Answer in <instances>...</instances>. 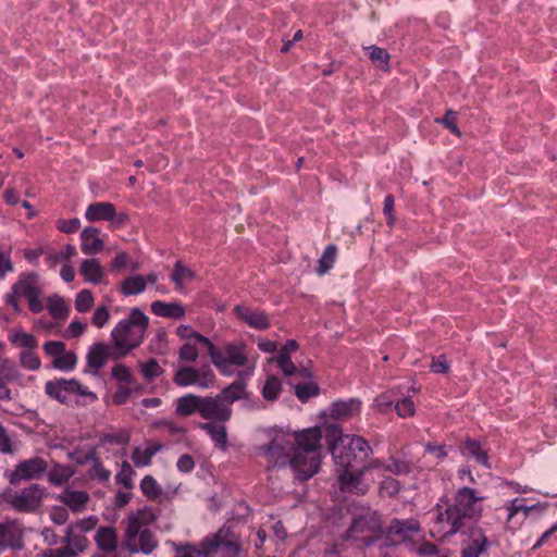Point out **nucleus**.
I'll return each mask as SVG.
<instances>
[{
  "mask_svg": "<svg viewBox=\"0 0 557 557\" xmlns=\"http://www.w3.org/2000/svg\"><path fill=\"white\" fill-rule=\"evenodd\" d=\"M322 432L319 426L295 434L274 432L268 444L258 447L269 468L290 466L299 481H307L320 469Z\"/></svg>",
  "mask_w": 557,
  "mask_h": 557,
  "instance_id": "obj_1",
  "label": "nucleus"
},
{
  "mask_svg": "<svg viewBox=\"0 0 557 557\" xmlns=\"http://www.w3.org/2000/svg\"><path fill=\"white\" fill-rule=\"evenodd\" d=\"M484 499L485 497L480 496L473 488H459L455 494L454 503L447 504L444 509L441 505L436 506L435 531L443 536H451L462 531L468 522L479 521L483 515L480 503Z\"/></svg>",
  "mask_w": 557,
  "mask_h": 557,
  "instance_id": "obj_2",
  "label": "nucleus"
},
{
  "mask_svg": "<svg viewBox=\"0 0 557 557\" xmlns=\"http://www.w3.org/2000/svg\"><path fill=\"white\" fill-rule=\"evenodd\" d=\"M148 326V315L139 308H132L128 315L120 320L111 331L115 356L125 357L139 347L144 343Z\"/></svg>",
  "mask_w": 557,
  "mask_h": 557,
  "instance_id": "obj_3",
  "label": "nucleus"
},
{
  "mask_svg": "<svg viewBox=\"0 0 557 557\" xmlns=\"http://www.w3.org/2000/svg\"><path fill=\"white\" fill-rule=\"evenodd\" d=\"M157 512L151 507H144L128 515L125 520L124 546L131 553L151 554L158 546V541L149 530L156 521Z\"/></svg>",
  "mask_w": 557,
  "mask_h": 557,
  "instance_id": "obj_4",
  "label": "nucleus"
},
{
  "mask_svg": "<svg viewBox=\"0 0 557 557\" xmlns=\"http://www.w3.org/2000/svg\"><path fill=\"white\" fill-rule=\"evenodd\" d=\"M349 511L351 523L344 540L370 546L382 536L381 518L376 510L362 504H352Z\"/></svg>",
  "mask_w": 557,
  "mask_h": 557,
  "instance_id": "obj_5",
  "label": "nucleus"
},
{
  "mask_svg": "<svg viewBox=\"0 0 557 557\" xmlns=\"http://www.w3.org/2000/svg\"><path fill=\"white\" fill-rule=\"evenodd\" d=\"M208 354L212 363L223 375H232L233 367L246 368V375H251L257 367L258 356L249 357L246 352L244 342L227 343L223 349L218 348L212 343L208 348Z\"/></svg>",
  "mask_w": 557,
  "mask_h": 557,
  "instance_id": "obj_6",
  "label": "nucleus"
},
{
  "mask_svg": "<svg viewBox=\"0 0 557 557\" xmlns=\"http://www.w3.org/2000/svg\"><path fill=\"white\" fill-rule=\"evenodd\" d=\"M41 296L42 287L40 285L39 275L36 272H24L18 275L16 282L11 286L4 300L14 312L20 313L22 307L18 300L24 298L33 313H40L45 308Z\"/></svg>",
  "mask_w": 557,
  "mask_h": 557,
  "instance_id": "obj_7",
  "label": "nucleus"
},
{
  "mask_svg": "<svg viewBox=\"0 0 557 557\" xmlns=\"http://www.w3.org/2000/svg\"><path fill=\"white\" fill-rule=\"evenodd\" d=\"M45 393L51 399L67 405L72 397L85 398L84 405L97 401V395L83 386L77 380L55 379L45 384Z\"/></svg>",
  "mask_w": 557,
  "mask_h": 557,
  "instance_id": "obj_8",
  "label": "nucleus"
},
{
  "mask_svg": "<svg viewBox=\"0 0 557 557\" xmlns=\"http://www.w3.org/2000/svg\"><path fill=\"white\" fill-rule=\"evenodd\" d=\"M45 494L46 487L34 483L10 494L8 503L16 511L30 513L37 511L41 507Z\"/></svg>",
  "mask_w": 557,
  "mask_h": 557,
  "instance_id": "obj_9",
  "label": "nucleus"
},
{
  "mask_svg": "<svg viewBox=\"0 0 557 557\" xmlns=\"http://www.w3.org/2000/svg\"><path fill=\"white\" fill-rule=\"evenodd\" d=\"M48 470V463L40 457H32L20 461L8 474V480L12 485L21 481H30L40 479Z\"/></svg>",
  "mask_w": 557,
  "mask_h": 557,
  "instance_id": "obj_10",
  "label": "nucleus"
},
{
  "mask_svg": "<svg viewBox=\"0 0 557 557\" xmlns=\"http://www.w3.org/2000/svg\"><path fill=\"white\" fill-rule=\"evenodd\" d=\"M214 373L209 368L196 369L193 367L180 368L174 376L173 382L177 386L197 385L201 388H209L214 384Z\"/></svg>",
  "mask_w": 557,
  "mask_h": 557,
  "instance_id": "obj_11",
  "label": "nucleus"
},
{
  "mask_svg": "<svg viewBox=\"0 0 557 557\" xmlns=\"http://www.w3.org/2000/svg\"><path fill=\"white\" fill-rule=\"evenodd\" d=\"M461 532L466 539L462 542L460 557H481L488 550L491 543L481 527L474 524Z\"/></svg>",
  "mask_w": 557,
  "mask_h": 557,
  "instance_id": "obj_12",
  "label": "nucleus"
},
{
  "mask_svg": "<svg viewBox=\"0 0 557 557\" xmlns=\"http://www.w3.org/2000/svg\"><path fill=\"white\" fill-rule=\"evenodd\" d=\"M201 547L206 548L207 556L216 557H237L240 550L239 545L226 537V533L220 530L213 536H208L201 542Z\"/></svg>",
  "mask_w": 557,
  "mask_h": 557,
  "instance_id": "obj_13",
  "label": "nucleus"
},
{
  "mask_svg": "<svg viewBox=\"0 0 557 557\" xmlns=\"http://www.w3.org/2000/svg\"><path fill=\"white\" fill-rule=\"evenodd\" d=\"M61 543L63 544L61 547L44 550L41 557H77L89 545L87 537L73 536L71 532L64 534Z\"/></svg>",
  "mask_w": 557,
  "mask_h": 557,
  "instance_id": "obj_14",
  "label": "nucleus"
},
{
  "mask_svg": "<svg viewBox=\"0 0 557 557\" xmlns=\"http://www.w3.org/2000/svg\"><path fill=\"white\" fill-rule=\"evenodd\" d=\"M199 414L206 420L215 422H226L232 416V409L227 404L223 403L220 397H202Z\"/></svg>",
  "mask_w": 557,
  "mask_h": 557,
  "instance_id": "obj_15",
  "label": "nucleus"
},
{
  "mask_svg": "<svg viewBox=\"0 0 557 557\" xmlns=\"http://www.w3.org/2000/svg\"><path fill=\"white\" fill-rule=\"evenodd\" d=\"M23 528L14 520L0 523V553L8 548L21 549L23 547Z\"/></svg>",
  "mask_w": 557,
  "mask_h": 557,
  "instance_id": "obj_16",
  "label": "nucleus"
},
{
  "mask_svg": "<svg viewBox=\"0 0 557 557\" xmlns=\"http://www.w3.org/2000/svg\"><path fill=\"white\" fill-rule=\"evenodd\" d=\"M23 374L14 361L3 359L0 362V400L9 401L12 399L11 391L7 386L9 383L22 385Z\"/></svg>",
  "mask_w": 557,
  "mask_h": 557,
  "instance_id": "obj_17",
  "label": "nucleus"
},
{
  "mask_svg": "<svg viewBox=\"0 0 557 557\" xmlns=\"http://www.w3.org/2000/svg\"><path fill=\"white\" fill-rule=\"evenodd\" d=\"M111 348L107 343L99 342L91 345L86 355L87 370L86 372L97 376L100 370L106 366L110 358Z\"/></svg>",
  "mask_w": 557,
  "mask_h": 557,
  "instance_id": "obj_18",
  "label": "nucleus"
},
{
  "mask_svg": "<svg viewBox=\"0 0 557 557\" xmlns=\"http://www.w3.org/2000/svg\"><path fill=\"white\" fill-rule=\"evenodd\" d=\"M237 318L248 326L256 330H267L271 323L268 314L261 310H255L250 307L238 305L234 308Z\"/></svg>",
  "mask_w": 557,
  "mask_h": 557,
  "instance_id": "obj_19",
  "label": "nucleus"
},
{
  "mask_svg": "<svg viewBox=\"0 0 557 557\" xmlns=\"http://www.w3.org/2000/svg\"><path fill=\"white\" fill-rule=\"evenodd\" d=\"M419 531L420 524L414 519H394L392 520L387 529L388 535L396 537L395 540H393V544L406 542L407 540H410L412 535L418 533Z\"/></svg>",
  "mask_w": 557,
  "mask_h": 557,
  "instance_id": "obj_20",
  "label": "nucleus"
},
{
  "mask_svg": "<svg viewBox=\"0 0 557 557\" xmlns=\"http://www.w3.org/2000/svg\"><path fill=\"white\" fill-rule=\"evenodd\" d=\"M338 472V484L343 492L366 494L368 487L362 483L364 472L362 469L352 472L348 469L337 470Z\"/></svg>",
  "mask_w": 557,
  "mask_h": 557,
  "instance_id": "obj_21",
  "label": "nucleus"
},
{
  "mask_svg": "<svg viewBox=\"0 0 557 557\" xmlns=\"http://www.w3.org/2000/svg\"><path fill=\"white\" fill-rule=\"evenodd\" d=\"M460 453L467 458H472L486 469H491L490 457L487 450L484 449L480 442L474 438L466 437L460 445Z\"/></svg>",
  "mask_w": 557,
  "mask_h": 557,
  "instance_id": "obj_22",
  "label": "nucleus"
},
{
  "mask_svg": "<svg viewBox=\"0 0 557 557\" xmlns=\"http://www.w3.org/2000/svg\"><path fill=\"white\" fill-rule=\"evenodd\" d=\"M333 437L334 441L330 446V451L334 462L337 467L341 468L339 470L348 469V467L355 460L356 454L350 450L345 438H339L338 435Z\"/></svg>",
  "mask_w": 557,
  "mask_h": 557,
  "instance_id": "obj_23",
  "label": "nucleus"
},
{
  "mask_svg": "<svg viewBox=\"0 0 557 557\" xmlns=\"http://www.w3.org/2000/svg\"><path fill=\"white\" fill-rule=\"evenodd\" d=\"M361 410V403L358 399L337 400L330 408V416L336 420H349L358 416Z\"/></svg>",
  "mask_w": 557,
  "mask_h": 557,
  "instance_id": "obj_24",
  "label": "nucleus"
},
{
  "mask_svg": "<svg viewBox=\"0 0 557 557\" xmlns=\"http://www.w3.org/2000/svg\"><path fill=\"white\" fill-rule=\"evenodd\" d=\"M163 447L164 445L160 442H147L144 446H137L133 449L132 461L136 467H147L151 463L152 457Z\"/></svg>",
  "mask_w": 557,
  "mask_h": 557,
  "instance_id": "obj_25",
  "label": "nucleus"
},
{
  "mask_svg": "<svg viewBox=\"0 0 557 557\" xmlns=\"http://www.w3.org/2000/svg\"><path fill=\"white\" fill-rule=\"evenodd\" d=\"M99 234V228L92 226H87L82 231L81 249L85 255H96L103 249L104 243L100 238Z\"/></svg>",
  "mask_w": 557,
  "mask_h": 557,
  "instance_id": "obj_26",
  "label": "nucleus"
},
{
  "mask_svg": "<svg viewBox=\"0 0 557 557\" xmlns=\"http://www.w3.org/2000/svg\"><path fill=\"white\" fill-rule=\"evenodd\" d=\"M115 216V207L111 202H92L85 211L89 222L110 221Z\"/></svg>",
  "mask_w": 557,
  "mask_h": 557,
  "instance_id": "obj_27",
  "label": "nucleus"
},
{
  "mask_svg": "<svg viewBox=\"0 0 557 557\" xmlns=\"http://www.w3.org/2000/svg\"><path fill=\"white\" fill-rule=\"evenodd\" d=\"M330 436H337L339 438H345L347 445L350 450L356 454V451L364 453V456L368 457L372 455L373 450L369 445L368 441H366L362 436L359 435H342V430L336 425H331L329 428Z\"/></svg>",
  "mask_w": 557,
  "mask_h": 557,
  "instance_id": "obj_28",
  "label": "nucleus"
},
{
  "mask_svg": "<svg viewBox=\"0 0 557 557\" xmlns=\"http://www.w3.org/2000/svg\"><path fill=\"white\" fill-rule=\"evenodd\" d=\"M59 500L67 506L72 511L78 512L85 509L89 502V494L85 491L64 490L59 495Z\"/></svg>",
  "mask_w": 557,
  "mask_h": 557,
  "instance_id": "obj_29",
  "label": "nucleus"
},
{
  "mask_svg": "<svg viewBox=\"0 0 557 557\" xmlns=\"http://www.w3.org/2000/svg\"><path fill=\"white\" fill-rule=\"evenodd\" d=\"M150 309L157 317L175 320L183 318L186 313L185 308L180 302H164L156 300L151 304Z\"/></svg>",
  "mask_w": 557,
  "mask_h": 557,
  "instance_id": "obj_30",
  "label": "nucleus"
},
{
  "mask_svg": "<svg viewBox=\"0 0 557 557\" xmlns=\"http://www.w3.org/2000/svg\"><path fill=\"white\" fill-rule=\"evenodd\" d=\"M200 428L205 430L213 441L214 445L223 450L226 451L228 448L227 443V432L225 425L220 422H205L200 423Z\"/></svg>",
  "mask_w": 557,
  "mask_h": 557,
  "instance_id": "obj_31",
  "label": "nucleus"
},
{
  "mask_svg": "<svg viewBox=\"0 0 557 557\" xmlns=\"http://www.w3.org/2000/svg\"><path fill=\"white\" fill-rule=\"evenodd\" d=\"M95 542L99 549L103 552H114L117 547L116 531L112 527H101L97 530Z\"/></svg>",
  "mask_w": 557,
  "mask_h": 557,
  "instance_id": "obj_32",
  "label": "nucleus"
},
{
  "mask_svg": "<svg viewBox=\"0 0 557 557\" xmlns=\"http://www.w3.org/2000/svg\"><path fill=\"white\" fill-rule=\"evenodd\" d=\"M75 474V469L67 465L54 463L47 470V480L53 486H61Z\"/></svg>",
  "mask_w": 557,
  "mask_h": 557,
  "instance_id": "obj_33",
  "label": "nucleus"
},
{
  "mask_svg": "<svg viewBox=\"0 0 557 557\" xmlns=\"http://www.w3.org/2000/svg\"><path fill=\"white\" fill-rule=\"evenodd\" d=\"M201 396L187 394L177 398L175 413L180 417L191 416L200 412Z\"/></svg>",
  "mask_w": 557,
  "mask_h": 557,
  "instance_id": "obj_34",
  "label": "nucleus"
},
{
  "mask_svg": "<svg viewBox=\"0 0 557 557\" xmlns=\"http://www.w3.org/2000/svg\"><path fill=\"white\" fill-rule=\"evenodd\" d=\"M81 273L87 282L98 284L103 276V269L97 259H87L81 264Z\"/></svg>",
  "mask_w": 557,
  "mask_h": 557,
  "instance_id": "obj_35",
  "label": "nucleus"
},
{
  "mask_svg": "<svg viewBox=\"0 0 557 557\" xmlns=\"http://www.w3.org/2000/svg\"><path fill=\"white\" fill-rule=\"evenodd\" d=\"M282 370L283 374L289 379L292 384L294 380H307L312 377L310 369L305 367H297L292 360L276 363Z\"/></svg>",
  "mask_w": 557,
  "mask_h": 557,
  "instance_id": "obj_36",
  "label": "nucleus"
},
{
  "mask_svg": "<svg viewBox=\"0 0 557 557\" xmlns=\"http://www.w3.org/2000/svg\"><path fill=\"white\" fill-rule=\"evenodd\" d=\"M245 383L243 381H235L225 387L218 396L223 403L231 407L234 401L242 399L245 396Z\"/></svg>",
  "mask_w": 557,
  "mask_h": 557,
  "instance_id": "obj_37",
  "label": "nucleus"
},
{
  "mask_svg": "<svg viewBox=\"0 0 557 557\" xmlns=\"http://www.w3.org/2000/svg\"><path fill=\"white\" fill-rule=\"evenodd\" d=\"M146 289V278L141 274L127 277L121 284V293L125 296L138 295Z\"/></svg>",
  "mask_w": 557,
  "mask_h": 557,
  "instance_id": "obj_38",
  "label": "nucleus"
},
{
  "mask_svg": "<svg viewBox=\"0 0 557 557\" xmlns=\"http://www.w3.org/2000/svg\"><path fill=\"white\" fill-rule=\"evenodd\" d=\"M47 309L49 313L58 320L66 319L70 313V308L65 300L59 295H52L47 299Z\"/></svg>",
  "mask_w": 557,
  "mask_h": 557,
  "instance_id": "obj_39",
  "label": "nucleus"
},
{
  "mask_svg": "<svg viewBox=\"0 0 557 557\" xmlns=\"http://www.w3.org/2000/svg\"><path fill=\"white\" fill-rule=\"evenodd\" d=\"M194 276L195 273L189 268L185 267L182 261H176L171 274V281L174 283L176 289L183 290L184 285L191 281Z\"/></svg>",
  "mask_w": 557,
  "mask_h": 557,
  "instance_id": "obj_40",
  "label": "nucleus"
},
{
  "mask_svg": "<svg viewBox=\"0 0 557 557\" xmlns=\"http://www.w3.org/2000/svg\"><path fill=\"white\" fill-rule=\"evenodd\" d=\"M97 523H98V518L95 516H89L87 518L76 521L75 523L69 524L66 527L65 534L71 532L73 536L86 537L84 535V533L95 529Z\"/></svg>",
  "mask_w": 557,
  "mask_h": 557,
  "instance_id": "obj_41",
  "label": "nucleus"
},
{
  "mask_svg": "<svg viewBox=\"0 0 557 557\" xmlns=\"http://www.w3.org/2000/svg\"><path fill=\"white\" fill-rule=\"evenodd\" d=\"M10 341L14 346L25 348L24 350L36 349L38 346L36 337L22 330L12 332L10 334Z\"/></svg>",
  "mask_w": 557,
  "mask_h": 557,
  "instance_id": "obj_42",
  "label": "nucleus"
},
{
  "mask_svg": "<svg viewBox=\"0 0 557 557\" xmlns=\"http://www.w3.org/2000/svg\"><path fill=\"white\" fill-rule=\"evenodd\" d=\"M364 50L368 51L369 58L373 64L385 71L389 69L391 55L386 49L373 45L364 47Z\"/></svg>",
  "mask_w": 557,
  "mask_h": 557,
  "instance_id": "obj_43",
  "label": "nucleus"
},
{
  "mask_svg": "<svg viewBox=\"0 0 557 557\" xmlns=\"http://www.w3.org/2000/svg\"><path fill=\"white\" fill-rule=\"evenodd\" d=\"M337 255V248L335 245H327L319 259V265L317 268L318 274H325L329 270H331L335 263Z\"/></svg>",
  "mask_w": 557,
  "mask_h": 557,
  "instance_id": "obj_44",
  "label": "nucleus"
},
{
  "mask_svg": "<svg viewBox=\"0 0 557 557\" xmlns=\"http://www.w3.org/2000/svg\"><path fill=\"white\" fill-rule=\"evenodd\" d=\"M282 391V382L277 376L271 375L267 379L263 388L262 395L267 400H275L277 399L280 393Z\"/></svg>",
  "mask_w": 557,
  "mask_h": 557,
  "instance_id": "obj_45",
  "label": "nucleus"
},
{
  "mask_svg": "<svg viewBox=\"0 0 557 557\" xmlns=\"http://www.w3.org/2000/svg\"><path fill=\"white\" fill-rule=\"evenodd\" d=\"M97 456L98 455L95 447H89L87 450L76 448L75 450L69 453V458L79 466L89 462L91 463L97 458Z\"/></svg>",
  "mask_w": 557,
  "mask_h": 557,
  "instance_id": "obj_46",
  "label": "nucleus"
},
{
  "mask_svg": "<svg viewBox=\"0 0 557 557\" xmlns=\"http://www.w3.org/2000/svg\"><path fill=\"white\" fill-rule=\"evenodd\" d=\"M77 363V357L73 351H63L55 360H52L53 368L61 371H72Z\"/></svg>",
  "mask_w": 557,
  "mask_h": 557,
  "instance_id": "obj_47",
  "label": "nucleus"
},
{
  "mask_svg": "<svg viewBox=\"0 0 557 557\" xmlns=\"http://www.w3.org/2000/svg\"><path fill=\"white\" fill-rule=\"evenodd\" d=\"M34 350H23L18 357L21 366L29 371H37L41 367V361Z\"/></svg>",
  "mask_w": 557,
  "mask_h": 557,
  "instance_id": "obj_48",
  "label": "nucleus"
},
{
  "mask_svg": "<svg viewBox=\"0 0 557 557\" xmlns=\"http://www.w3.org/2000/svg\"><path fill=\"white\" fill-rule=\"evenodd\" d=\"M320 388L314 382L295 384V394L300 401H307L309 398L319 395Z\"/></svg>",
  "mask_w": 557,
  "mask_h": 557,
  "instance_id": "obj_49",
  "label": "nucleus"
},
{
  "mask_svg": "<svg viewBox=\"0 0 557 557\" xmlns=\"http://www.w3.org/2000/svg\"><path fill=\"white\" fill-rule=\"evenodd\" d=\"M176 334L181 337V338H193L195 339L197 343H200L202 344L203 346L207 347V349L209 348L210 344L212 343L208 337L201 335L200 333H198L197 331H195L191 326L189 325H180L176 330Z\"/></svg>",
  "mask_w": 557,
  "mask_h": 557,
  "instance_id": "obj_50",
  "label": "nucleus"
},
{
  "mask_svg": "<svg viewBox=\"0 0 557 557\" xmlns=\"http://www.w3.org/2000/svg\"><path fill=\"white\" fill-rule=\"evenodd\" d=\"M94 295L90 289H82L75 298V309L81 312H87L94 306Z\"/></svg>",
  "mask_w": 557,
  "mask_h": 557,
  "instance_id": "obj_51",
  "label": "nucleus"
},
{
  "mask_svg": "<svg viewBox=\"0 0 557 557\" xmlns=\"http://www.w3.org/2000/svg\"><path fill=\"white\" fill-rule=\"evenodd\" d=\"M88 474L91 479L97 480L101 483L108 482L111 476V472L103 467L98 456L91 462V468L89 469Z\"/></svg>",
  "mask_w": 557,
  "mask_h": 557,
  "instance_id": "obj_52",
  "label": "nucleus"
},
{
  "mask_svg": "<svg viewBox=\"0 0 557 557\" xmlns=\"http://www.w3.org/2000/svg\"><path fill=\"white\" fill-rule=\"evenodd\" d=\"M75 255H76V248L73 245L67 244L59 252L50 253L47 257V262L49 263V265L54 267L55 264H58L62 261L70 260Z\"/></svg>",
  "mask_w": 557,
  "mask_h": 557,
  "instance_id": "obj_53",
  "label": "nucleus"
},
{
  "mask_svg": "<svg viewBox=\"0 0 557 557\" xmlns=\"http://www.w3.org/2000/svg\"><path fill=\"white\" fill-rule=\"evenodd\" d=\"M134 474L132 466L127 461H123L120 471L115 475L116 483L125 488H132Z\"/></svg>",
  "mask_w": 557,
  "mask_h": 557,
  "instance_id": "obj_54",
  "label": "nucleus"
},
{
  "mask_svg": "<svg viewBox=\"0 0 557 557\" xmlns=\"http://www.w3.org/2000/svg\"><path fill=\"white\" fill-rule=\"evenodd\" d=\"M140 488L143 493L150 497L157 498L162 494V488L151 475H146L140 482Z\"/></svg>",
  "mask_w": 557,
  "mask_h": 557,
  "instance_id": "obj_55",
  "label": "nucleus"
},
{
  "mask_svg": "<svg viewBox=\"0 0 557 557\" xmlns=\"http://www.w3.org/2000/svg\"><path fill=\"white\" fill-rule=\"evenodd\" d=\"M298 349V343L295 339H288L278 350V354L270 359V362H285L292 360L290 356Z\"/></svg>",
  "mask_w": 557,
  "mask_h": 557,
  "instance_id": "obj_56",
  "label": "nucleus"
},
{
  "mask_svg": "<svg viewBox=\"0 0 557 557\" xmlns=\"http://www.w3.org/2000/svg\"><path fill=\"white\" fill-rule=\"evenodd\" d=\"M110 318L111 312L109 307L106 305H100L94 311V314L91 317V323L97 329H102L108 324Z\"/></svg>",
  "mask_w": 557,
  "mask_h": 557,
  "instance_id": "obj_57",
  "label": "nucleus"
},
{
  "mask_svg": "<svg viewBox=\"0 0 557 557\" xmlns=\"http://www.w3.org/2000/svg\"><path fill=\"white\" fill-rule=\"evenodd\" d=\"M385 470L396 475L408 474L412 471V465L406 460L392 458L385 466Z\"/></svg>",
  "mask_w": 557,
  "mask_h": 557,
  "instance_id": "obj_58",
  "label": "nucleus"
},
{
  "mask_svg": "<svg viewBox=\"0 0 557 557\" xmlns=\"http://www.w3.org/2000/svg\"><path fill=\"white\" fill-rule=\"evenodd\" d=\"M140 370L144 377L149 381L163 373V369L156 359H149L147 362L140 363Z\"/></svg>",
  "mask_w": 557,
  "mask_h": 557,
  "instance_id": "obj_59",
  "label": "nucleus"
},
{
  "mask_svg": "<svg viewBox=\"0 0 557 557\" xmlns=\"http://www.w3.org/2000/svg\"><path fill=\"white\" fill-rule=\"evenodd\" d=\"M394 408L400 418L412 417L416 413V406L409 396L396 401Z\"/></svg>",
  "mask_w": 557,
  "mask_h": 557,
  "instance_id": "obj_60",
  "label": "nucleus"
},
{
  "mask_svg": "<svg viewBox=\"0 0 557 557\" xmlns=\"http://www.w3.org/2000/svg\"><path fill=\"white\" fill-rule=\"evenodd\" d=\"M14 271V264L11 259V247L7 250L0 249V280H3L9 273Z\"/></svg>",
  "mask_w": 557,
  "mask_h": 557,
  "instance_id": "obj_61",
  "label": "nucleus"
},
{
  "mask_svg": "<svg viewBox=\"0 0 557 557\" xmlns=\"http://www.w3.org/2000/svg\"><path fill=\"white\" fill-rule=\"evenodd\" d=\"M400 491V484L393 478L383 480L380 484V492L384 496H395Z\"/></svg>",
  "mask_w": 557,
  "mask_h": 557,
  "instance_id": "obj_62",
  "label": "nucleus"
},
{
  "mask_svg": "<svg viewBox=\"0 0 557 557\" xmlns=\"http://www.w3.org/2000/svg\"><path fill=\"white\" fill-rule=\"evenodd\" d=\"M198 355L197 348L190 343H186L180 348L178 359L184 362H195Z\"/></svg>",
  "mask_w": 557,
  "mask_h": 557,
  "instance_id": "obj_63",
  "label": "nucleus"
},
{
  "mask_svg": "<svg viewBox=\"0 0 557 557\" xmlns=\"http://www.w3.org/2000/svg\"><path fill=\"white\" fill-rule=\"evenodd\" d=\"M176 557H207L206 548L198 549L189 544L176 548Z\"/></svg>",
  "mask_w": 557,
  "mask_h": 557,
  "instance_id": "obj_64",
  "label": "nucleus"
}]
</instances>
